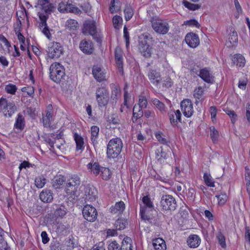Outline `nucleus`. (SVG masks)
<instances>
[{
	"label": "nucleus",
	"mask_w": 250,
	"mask_h": 250,
	"mask_svg": "<svg viewBox=\"0 0 250 250\" xmlns=\"http://www.w3.org/2000/svg\"><path fill=\"white\" fill-rule=\"evenodd\" d=\"M83 33L85 35H90L97 43L101 44L103 35L100 30L97 29L96 22L94 21H86L83 25Z\"/></svg>",
	"instance_id": "nucleus-1"
},
{
	"label": "nucleus",
	"mask_w": 250,
	"mask_h": 250,
	"mask_svg": "<svg viewBox=\"0 0 250 250\" xmlns=\"http://www.w3.org/2000/svg\"><path fill=\"white\" fill-rule=\"evenodd\" d=\"M123 147L122 140L118 137L111 139L107 145L106 155L109 159L118 158L120 154Z\"/></svg>",
	"instance_id": "nucleus-2"
},
{
	"label": "nucleus",
	"mask_w": 250,
	"mask_h": 250,
	"mask_svg": "<svg viewBox=\"0 0 250 250\" xmlns=\"http://www.w3.org/2000/svg\"><path fill=\"white\" fill-rule=\"evenodd\" d=\"M49 77L51 80L56 83H60L64 79L65 69L60 63H52L49 68Z\"/></svg>",
	"instance_id": "nucleus-3"
},
{
	"label": "nucleus",
	"mask_w": 250,
	"mask_h": 250,
	"mask_svg": "<svg viewBox=\"0 0 250 250\" xmlns=\"http://www.w3.org/2000/svg\"><path fill=\"white\" fill-rule=\"evenodd\" d=\"M80 178L77 174L72 175L68 179L66 184L65 192L70 197L75 199L76 192L81 184Z\"/></svg>",
	"instance_id": "nucleus-4"
},
{
	"label": "nucleus",
	"mask_w": 250,
	"mask_h": 250,
	"mask_svg": "<svg viewBox=\"0 0 250 250\" xmlns=\"http://www.w3.org/2000/svg\"><path fill=\"white\" fill-rule=\"evenodd\" d=\"M151 23L152 29L158 34L166 35L170 29L169 23L166 20L159 18H153Z\"/></svg>",
	"instance_id": "nucleus-5"
},
{
	"label": "nucleus",
	"mask_w": 250,
	"mask_h": 250,
	"mask_svg": "<svg viewBox=\"0 0 250 250\" xmlns=\"http://www.w3.org/2000/svg\"><path fill=\"white\" fill-rule=\"evenodd\" d=\"M95 98L100 107H104L107 105L109 100V92L106 85H104L97 88Z\"/></svg>",
	"instance_id": "nucleus-6"
},
{
	"label": "nucleus",
	"mask_w": 250,
	"mask_h": 250,
	"mask_svg": "<svg viewBox=\"0 0 250 250\" xmlns=\"http://www.w3.org/2000/svg\"><path fill=\"white\" fill-rule=\"evenodd\" d=\"M16 107L14 104L8 102L3 97L0 98V112H2L6 118H10L15 113Z\"/></svg>",
	"instance_id": "nucleus-7"
},
{
	"label": "nucleus",
	"mask_w": 250,
	"mask_h": 250,
	"mask_svg": "<svg viewBox=\"0 0 250 250\" xmlns=\"http://www.w3.org/2000/svg\"><path fill=\"white\" fill-rule=\"evenodd\" d=\"M160 205L162 209L164 210L173 211L177 206L175 198L169 194L162 196L160 201Z\"/></svg>",
	"instance_id": "nucleus-8"
},
{
	"label": "nucleus",
	"mask_w": 250,
	"mask_h": 250,
	"mask_svg": "<svg viewBox=\"0 0 250 250\" xmlns=\"http://www.w3.org/2000/svg\"><path fill=\"white\" fill-rule=\"evenodd\" d=\"M156 159L157 163L161 165H166L172 161L171 152L169 150H164L160 147L156 151Z\"/></svg>",
	"instance_id": "nucleus-9"
},
{
	"label": "nucleus",
	"mask_w": 250,
	"mask_h": 250,
	"mask_svg": "<svg viewBox=\"0 0 250 250\" xmlns=\"http://www.w3.org/2000/svg\"><path fill=\"white\" fill-rule=\"evenodd\" d=\"M63 47L57 42L50 43L48 47L47 54L49 58H59L63 54Z\"/></svg>",
	"instance_id": "nucleus-10"
},
{
	"label": "nucleus",
	"mask_w": 250,
	"mask_h": 250,
	"mask_svg": "<svg viewBox=\"0 0 250 250\" xmlns=\"http://www.w3.org/2000/svg\"><path fill=\"white\" fill-rule=\"evenodd\" d=\"M82 212L84 218L88 222H93L97 218V211L92 205H85L83 208Z\"/></svg>",
	"instance_id": "nucleus-11"
},
{
	"label": "nucleus",
	"mask_w": 250,
	"mask_h": 250,
	"mask_svg": "<svg viewBox=\"0 0 250 250\" xmlns=\"http://www.w3.org/2000/svg\"><path fill=\"white\" fill-rule=\"evenodd\" d=\"M180 107L183 115L187 118L191 117L194 113L193 104L188 99L183 100L180 103Z\"/></svg>",
	"instance_id": "nucleus-12"
},
{
	"label": "nucleus",
	"mask_w": 250,
	"mask_h": 250,
	"mask_svg": "<svg viewBox=\"0 0 250 250\" xmlns=\"http://www.w3.org/2000/svg\"><path fill=\"white\" fill-rule=\"evenodd\" d=\"M147 77L150 83L156 86H158L162 81V75L159 69H150Z\"/></svg>",
	"instance_id": "nucleus-13"
},
{
	"label": "nucleus",
	"mask_w": 250,
	"mask_h": 250,
	"mask_svg": "<svg viewBox=\"0 0 250 250\" xmlns=\"http://www.w3.org/2000/svg\"><path fill=\"white\" fill-rule=\"evenodd\" d=\"M185 41L188 47L195 48L200 44V39L198 34L190 32L188 33L185 37Z\"/></svg>",
	"instance_id": "nucleus-14"
},
{
	"label": "nucleus",
	"mask_w": 250,
	"mask_h": 250,
	"mask_svg": "<svg viewBox=\"0 0 250 250\" xmlns=\"http://www.w3.org/2000/svg\"><path fill=\"white\" fill-rule=\"evenodd\" d=\"M58 10L60 12L62 13L70 12L79 14L81 12V10L75 5L68 2L65 3L63 1L59 3Z\"/></svg>",
	"instance_id": "nucleus-15"
},
{
	"label": "nucleus",
	"mask_w": 250,
	"mask_h": 250,
	"mask_svg": "<svg viewBox=\"0 0 250 250\" xmlns=\"http://www.w3.org/2000/svg\"><path fill=\"white\" fill-rule=\"evenodd\" d=\"M115 60L119 72L124 74L123 67V52L121 48L117 46L114 51Z\"/></svg>",
	"instance_id": "nucleus-16"
},
{
	"label": "nucleus",
	"mask_w": 250,
	"mask_h": 250,
	"mask_svg": "<svg viewBox=\"0 0 250 250\" xmlns=\"http://www.w3.org/2000/svg\"><path fill=\"white\" fill-rule=\"evenodd\" d=\"M92 72L94 78L97 82L100 83L106 80L105 70L101 65H93Z\"/></svg>",
	"instance_id": "nucleus-17"
},
{
	"label": "nucleus",
	"mask_w": 250,
	"mask_h": 250,
	"mask_svg": "<svg viewBox=\"0 0 250 250\" xmlns=\"http://www.w3.org/2000/svg\"><path fill=\"white\" fill-rule=\"evenodd\" d=\"M80 48L84 54H92L94 50V45L91 41L83 40L80 43Z\"/></svg>",
	"instance_id": "nucleus-18"
},
{
	"label": "nucleus",
	"mask_w": 250,
	"mask_h": 250,
	"mask_svg": "<svg viewBox=\"0 0 250 250\" xmlns=\"http://www.w3.org/2000/svg\"><path fill=\"white\" fill-rule=\"evenodd\" d=\"M181 116V112L179 109L169 112L168 117L170 125L173 127L177 126L178 123L182 122Z\"/></svg>",
	"instance_id": "nucleus-19"
},
{
	"label": "nucleus",
	"mask_w": 250,
	"mask_h": 250,
	"mask_svg": "<svg viewBox=\"0 0 250 250\" xmlns=\"http://www.w3.org/2000/svg\"><path fill=\"white\" fill-rule=\"evenodd\" d=\"M25 127V120L24 117L21 114L19 113L16 118L14 124V129L16 133L21 132Z\"/></svg>",
	"instance_id": "nucleus-20"
},
{
	"label": "nucleus",
	"mask_w": 250,
	"mask_h": 250,
	"mask_svg": "<svg viewBox=\"0 0 250 250\" xmlns=\"http://www.w3.org/2000/svg\"><path fill=\"white\" fill-rule=\"evenodd\" d=\"M198 76L205 82L211 83L214 81V77L210 72L208 67H205L201 69Z\"/></svg>",
	"instance_id": "nucleus-21"
},
{
	"label": "nucleus",
	"mask_w": 250,
	"mask_h": 250,
	"mask_svg": "<svg viewBox=\"0 0 250 250\" xmlns=\"http://www.w3.org/2000/svg\"><path fill=\"white\" fill-rule=\"evenodd\" d=\"M155 211L154 207H152V208H140V215L143 220L149 221L153 218V213Z\"/></svg>",
	"instance_id": "nucleus-22"
},
{
	"label": "nucleus",
	"mask_w": 250,
	"mask_h": 250,
	"mask_svg": "<svg viewBox=\"0 0 250 250\" xmlns=\"http://www.w3.org/2000/svg\"><path fill=\"white\" fill-rule=\"evenodd\" d=\"M53 107L52 104H50L47 106V109L46 111V115L42 118V123L44 127H49L51 125V122L53 118Z\"/></svg>",
	"instance_id": "nucleus-23"
},
{
	"label": "nucleus",
	"mask_w": 250,
	"mask_h": 250,
	"mask_svg": "<svg viewBox=\"0 0 250 250\" xmlns=\"http://www.w3.org/2000/svg\"><path fill=\"white\" fill-rule=\"evenodd\" d=\"M238 43V35L237 32L233 29L230 30V33L228 36V40L226 41V45L229 48L236 46Z\"/></svg>",
	"instance_id": "nucleus-24"
},
{
	"label": "nucleus",
	"mask_w": 250,
	"mask_h": 250,
	"mask_svg": "<svg viewBox=\"0 0 250 250\" xmlns=\"http://www.w3.org/2000/svg\"><path fill=\"white\" fill-rule=\"evenodd\" d=\"M38 4L46 14H50L55 9V6L49 0H38Z\"/></svg>",
	"instance_id": "nucleus-25"
},
{
	"label": "nucleus",
	"mask_w": 250,
	"mask_h": 250,
	"mask_svg": "<svg viewBox=\"0 0 250 250\" xmlns=\"http://www.w3.org/2000/svg\"><path fill=\"white\" fill-rule=\"evenodd\" d=\"M187 242L189 248H196L200 244L201 239L198 235L191 234L188 237Z\"/></svg>",
	"instance_id": "nucleus-26"
},
{
	"label": "nucleus",
	"mask_w": 250,
	"mask_h": 250,
	"mask_svg": "<svg viewBox=\"0 0 250 250\" xmlns=\"http://www.w3.org/2000/svg\"><path fill=\"white\" fill-rule=\"evenodd\" d=\"M102 167L99 165L98 162H94V160L91 161L87 165V169L91 173L93 174L95 176H97L100 174Z\"/></svg>",
	"instance_id": "nucleus-27"
},
{
	"label": "nucleus",
	"mask_w": 250,
	"mask_h": 250,
	"mask_svg": "<svg viewBox=\"0 0 250 250\" xmlns=\"http://www.w3.org/2000/svg\"><path fill=\"white\" fill-rule=\"evenodd\" d=\"M233 64L238 67H244L246 64V59L244 56L239 53L235 54L231 58Z\"/></svg>",
	"instance_id": "nucleus-28"
},
{
	"label": "nucleus",
	"mask_w": 250,
	"mask_h": 250,
	"mask_svg": "<svg viewBox=\"0 0 250 250\" xmlns=\"http://www.w3.org/2000/svg\"><path fill=\"white\" fill-rule=\"evenodd\" d=\"M125 203L120 201L116 202L114 206H112L110 208V212L113 214H121L125 209Z\"/></svg>",
	"instance_id": "nucleus-29"
},
{
	"label": "nucleus",
	"mask_w": 250,
	"mask_h": 250,
	"mask_svg": "<svg viewBox=\"0 0 250 250\" xmlns=\"http://www.w3.org/2000/svg\"><path fill=\"white\" fill-rule=\"evenodd\" d=\"M73 138L76 143V151H83L84 149L83 138L76 132L74 133Z\"/></svg>",
	"instance_id": "nucleus-30"
},
{
	"label": "nucleus",
	"mask_w": 250,
	"mask_h": 250,
	"mask_svg": "<svg viewBox=\"0 0 250 250\" xmlns=\"http://www.w3.org/2000/svg\"><path fill=\"white\" fill-rule=\"evenodd\" d=\"M100 128L97 125H92L90 128V140L94 146L97 145L98 143V139L99 138Z\"/></svg>",
	"instance_id": "nucleus-31"
},
{
	"label": "nucleus",
	"mask_w": 250,
	"mask_h": 250,
	"mask_svg": "<svg viewBox=\"0 0 250 250\" xmlns=\"http://www.w3.org/2000/svg\"><path fill=\"white\" fill-rule=\"evenodd\" d=\"M40 199L44 203L51 202L53 199V193L50 190L43 189L40 194Z\"/></svg>",
	"instance_id": "nucleus-32"
},
{
	"label": "nucleus",
	"mask_w": 250,
	"mask_h": 250,
	"mask_svg": "<svg viewBox=\"0 0 250 250\" xmlns=\"http://www.w3.org/2000/svg\"><path fill=\"white\" fill-rule=\"evenodd\" d=\"M153 245L155 250H166L167 246L165 240L161 238H157L153 240Z\"/></svg>",
	"instance_id": "nucleus-33"
},
{
	"label": "nucleus",
	"mask_w": 250,
	"mask_h": 250,
	"mask_svg": "<svg viewBox=\"0 0 250 250\" xmlns=\"http://www.w3.org/2000/svg\"><path fill=\"white\" fill-rule=\"evenodd\" d=\"M65 181L66 179L64 176L61 175L56 176L53 181V186L56 189L62 188Z\"/></svg>",
	"instance_id": "nucleus-34"
},
{
	"label": "nucleus",
	"mask_w": 250,
	"mask_h": 250,
	"mask_svg": "<svg viewBox=\"0 0 250 250\" xmlns=\"http://www.w3.org/2000/svg\"><path fill=\"white\" fill-rule=\"evenodd\" d=\"M143 108L138 106L135 104L133 109V116L132 121L133 123H136L138 119H140L143 116Z\"/></svg>",
	"instance_id": "nucleus-35"
},
{
	"label": "nucleus",
	"mask_w": 250,
	"mask_h": 250,
	"mask_svg": "<svg viewBox=\"0 0 250 250\" xmlns=\"http://www.w3.org/2000/svg\"><path fill=\"white\" fill-rule=\"evenodd\" d=\"M100 174L103 180L107 181L111 178L112 172L109 168L102 167Z\"/></svg>",
	"instance_id": "nucleus-36"
},
{
	"label": "nucleus",
	"mask_w": 250,
	"mask_h": 250,
	"mask_svg": "<svg viewBox=\"0 0 250 250\" xmlns=\"http://www.w3.org/2000/svg\"><path fill=\"white\" fill-rule=\"evenodd\" d=\"M124 12L126 21H129L134 15V9L130 5H125Z\"/></svg>",
	"instance_id": "nucleus-37"
},
{
	"label": "nucleus",
	"mask_w": 250,
	"mask_h": 250,
	"mask_svg": "<svg viewBox=\"0 0 250 250\" xmlns=\"http://www.w3.org/2000/svg\"><path fill=\"white\" fill-rule=\"evenodd\" d=\"M127 224V220L123 218H119L115 221L114 226L117 229L123 230L125 228Z\"/></svg>",
	"instance_id": "nucleus-38"
},
{
	"label": "nucleus",
	"mask_w": 250,
	"mask_h": 250,
	"mask_svg": "<svg viewBox=\"0 0 250 250\" xmlns=\"http://www.w3.org/2000/svg\"><path fill=\"white\" fill-rule=\"evenodd\" d=\"M203 178L205 184L209 187H215V181L209 173L205 172L203 175Z\"/></svg>",
	"instance_id": "nucleus-39"
},
{
	"label": "nucleus",
	"mask_w": 250,
	"mask_h": 250,
	"mask_svg": "<svg viewBox=\"0 0 250 250\" xmlns=\"http://www.w3.org/2000/svg\"><path fill=\"white\" fill-rule=\"evenodd\" d=\"M110 87L111 89V98L116 100L117 99L118 95H120L121 93V90L119 86L114 83H111L110 84Z\"/></svg>",
	"instance_id": "nucleus-40"
},
{
	"label": "nucleus",
	"mask_w": 250,
	"mask_h": 250,
	"mask_svg": "<svg viewBox=\"0 0 250 250\" xmlns=\"http://www.w3.org/2000/svg\"><path fill=\"white\" fill-rule=\"evenodd\" d=\"M46 183V179L44 177L41 175L35 178V185L36 187L39 188H43Z\"/></svg>",
	"instance_id": "nucleus-41"
},
{
	"label": "nucleus",
	"mask_w": 250,
	"mask_h": 250,
	"mask_svg": "<svg viewBox=\"0 0 250 250\" xmlns=\"http://www.w3.org/2000/svg\"><path fill=\"white\" fill-rule=\"evenodd\" d=\"M151 101L152 104L161 111V112L164 113L166 112V106L163 103L156 98H153Z\"/></svg>",
	"instance_id": "nucleus-42"
},
{
	"label": "nucleus",
	"mask_w": 250,
	"mask_h": 250,
	"mask_svg": "<svg viewBox=\"0 0 250 250\" xmlns=\"http://www.w3.org/2000/svg\"><path fill=\"white\" fill-rule=\"evenodd\" d=\"M131 242V240L130 238L127 237L125 238L122 241L120 250H132Z\"/></svg>",
	"instance_id": "nucleus-43"
},
{
	"label": "nucleus",
	"mask_w": 250,
	"mask_h": 250,
	"mask_svg": "<svg viewBox=\"0 0 250 250\" xmlns=\"http://www.w3.org/2000/svg\"><path fill=\"white\" fill-rule=\"evenodd\" d=\"M112 22L114 27L116 29H119L121 27L123 18L121 16L116 15L113 17Z\"/></svg>",
	"instance_id": "nucleus-44"
},
{
	"label": "nucleus",
	"mask_w": 250,
	"mask_h": 250,
	"mask_svg": "<svg viewBox=\"0 0 250 250\" xmlns=\"http://www.w3.org/2000/svg\"><path fill=\"white\" fill-rule=\"evenodd\" d=\"M183 4L186 8L191 11L198 10L201 7V5L199 4L192 3L186 0L183 1Z\"/></svg>",
	"instance_id": "nucleus-45"
},
{
	"label": "nucleus",
	"mask_w": 250,
	"mask_h": 250,
	"mask_svg": "<svg viewBox=\"0 0 250 250\" xmlns=\"http://www.w3.org/2000/svg\"><path fill=\"white\" fill-rule=\"evenodd\" d=\"M142 202L144 205H140V208H152V207H154L153 204L148 195L144 196L142 198Z\"/></svg>",
	"instance_id": "nucleus-46"
},
{
	"label": "nucleus",
	"mask_w": 250,
	"mask_h": 250,
	"mask_svg": "<svg viewBox=\"0 0 250 250\" xmlns=\"http://www.w3.org/2000/svg\"><path fill=\"white\" fill-rule=\"evenodd\" d=\"M66 27L69 30H75L78 27V22L74 19H68L66 22Z\"/></svg>",
	"instance_id": "nucleus-47"
},
{
	"label": "nucleus",
	"mask_w": 250,
	"mask_h": 250,
	"mask_svg": "<svg viewBox=\"0 0 250 250\" xmlns=\"http://www.w3.org/2000/svg\"><path fill=\"white\" fill-rule=\"evenodd\" d=\"M215 197L218 200V204L222 206L224 205L228 200V195L225 193H221L220 194L216 195Z\"/></svg>",
	"instance_id": "nucleus-48"
},
{
	"label": "nucleus",
	"mask_w": 250,
	"mask_h": 250,
	"mask_svg": "<svg viewBox=\"0 0 250 250\" xmlns=\"http://www.w3.org/2000/svg\"><path fill=\"white\" fill-rule=\"evenodd\" d=\"M155 136L157 140V141L161 144L168 146V144L169 143V141H168L166 138L163 137V134L162 132L160 131H158L156 132L155 134Z\"/></svg>",
	"instance_id": "nucleus-49"
},
{
	"label": "nucleus",
	"mask_w": 250,
	"mask_h": 250,
	"mask_svg": "<svg viewBox=\"0 0 250 250\" xmlns=\"http://www.w3.org/2000/svg\"><path fill=\"white\" fill-rule=\"evenodd\" d=\"M85 195L86 196V199L90 201L95 200L97 197L96 193L92 191L89 188H85Z\"/></svg>",
	"instance_id": "nucleus-50"
},
{
	"label": "nucleus",
	"mask_w": 250,
	"mask_h": 250,
	"mask_svg": "<svg viewBox=\"0 0 250 250\" xmlns=\"http://www.w3.org/2000/svg\"><path fill=\"white\" fill-rule=\"evenodd\" d=\"M223 110L227 115L229 116L231 123L233 124H234L237 120V115L236 114L234 111L230 110L229 109H223Z\"/></svg>",
	"instance_id": "nucleus-51"
},
{
	"label": "nucleus",
	"mask_w": 250,
	"mask_h": 250,
	"mask_svg": "<svg viewBox=\"0 0 250 250\" xmlns=\"http://www.w3.org/2000/svg\"><path fill=\"white\" fill-rule=\"evenodd\" d=\"M21 91L23 92L26 93L27 95L31 97L34 96V87L33 86L28 85L23 87L21 88Z\"/></svg>",
	"instance_id": "nucleus-52"
},
{
	"label": "nucleus",
	"mask_w": 250,
	"mask_h": 250,
	"mask_svg": "<svg viewBox=\"0 0 250 250\" xmlns=\"http://www.w3.org/2000/svg\"><path fill=\"white\" fill-rule=\"evenodd\" d=\"M148 104L147 99L145 96L140 95L139 96L138 105V106L143 108L147 107Z\"/></svg>",
	"instance_id": "nucleus-53"
},
{
	"label": "nucleus",
	"mask_w": 250,
	"mask_h": 250,
	"mask_svg": "<svg viewBox=\"0 0 250 250\" xmlns=\"http://www.w3.org/2000/svg\"><path fill=\"white\" fill-rule=\"evenodd\" d=\"M217 239L218 240V243L221 248L223 249H226L227 248V245L226 242V238L224 234L221 232H220L217 235Z\"/></svg>",
	"instance_id": "nucleus-54"
},
{
	"label": "nucleus",
	"mask_w": 250,
	"mask_h": 250,
	"mask_svg": "<svg viewBox=\"0 0 250 250\" xmlns=\"http://www.w3.org/2000/svg\"><path fill=\"white\" fill-rule=\"evenodd\" d=\"M210 138L213 143H215L217 141L218 136L219 133L218 131L216 129L215 127L214 126H212L210 127Z\"/></svg>",
	"instance_id": "nucleus-55"
},
{
	"label": "nucleus",
	"mask_w": 250,
	"mask_h": 250,
	"mask_svg": "<svg viewBox=\"0 0 250 250\" xmlns=\"http://www.w3.org/2000/svg\"><path fill=\"white\" fill-rule=\"evenodd\" d=\"M119 2V0H111L109 8V10L111 13L113 14L118 12L120 9V7H118L116 5V3Z\"/></svg>",
	"instance_id": "nucleus-56"
},
{
	"label": "nucleus",
	"mask_w": 250,
	"mask_h": 250,
	"mask_svg": "<svg viewBox=\"0 0 250 250\" xmlns=\"http://www.w3.org/2000/svg\"><path fill=\"white\" fill-rule=\"evenodd\" d=\"M203 94L204 89L201 86L198 87L194 91L193 96L197 100H201Z\"/></svg>",
	"instance_id": "nucleus-57"
},
{
	"label": "nucleus",
	"mask_w": 250,
	"mask_h": 250,
	"mask_svg": "<svg viewBox=\"0 0 250 250\" xmlns=\"http://www.w3.org/2000/svg\"><path fill=\"white\" fill-rule=\"evenodd\" d=\"M5 89L7 93L14 95L17 91V87L15 84L9 83L5 86Z\"/></svg>",
	"instance_id": "nucleus-58"
},
{
	"label": "nucleus",
	"mask_w": 250,
	"mask_h": 250,
	"mask_svg": "<svg viewBox=\"0 0 250 250\" xmlns=\"http://www.w3.org/2000/svg\"><path fill=\"white\" fill-rule=\"evenodd\" d=\"M184 24L186 26L190 27H195L198 28H199L200 26L198 21L195 19H191L189 20L185 21L184 22Z\"/></svg>",
	"instance_id": "nucleus-59"
},
{
	"label": "nucleus",
	"mask_w": 250,
	"mask_h": 250,
	"mask_svg": "<svg viewBox=\"0 0 250 250\" xmlns=\"http://www.w3.org/2000/svg\"><path fill=\"white\" fill-rule=\"evenodd\" d=\"M161 83H162L163 87L166 88L171 87L173 85V82L169 77H166L163 80L162 78V81Z\"/></svg>",
	"instance_id": "nucleus-60"
},
{
	"label": "nucleus",
	"mask_w": 250,
	"mask_h": 250,
	"mask_svg": "<svg viewBox=\"0 0 250 250\" xmlns=\"http://www.w3.org/2000/svg\"><path fill=\"white\" fill-rule=\"evenodd\" d=\"M209 112L211 121L213 124H215L216 122V115L217 113L216 107L215 106H210L209 108Z\"/></svg>",
	"instance_id": "nucleus-61"
},
{
	"label": "nucleus",
	"mask_w": 250,
	"mask_h": 250,
	"mask_svg": "<svg viewBox=\"0 0 250 250\" xmlns=\"http://www.w3.org/2000/svg\"><path fill=\"white\" fill-rule=\"evenodd\" d=\"M39 18L40 20V23L39 24L40 28L41 29L43 25H46L47 24V20L48 19V15H44V14H40L39 15Z\"/></svg>",
	"instance_id": "nucleus-62"
},
{
	"label": "nucleus",
	"mask_w": 250,
	"mask_h": 250,
	"mask_svg": "<svg viewBox=\"0 0 250 250\" xmlns=\"http://www.w3.org/2000/svg\"><path fill=\"white\" fill-rule=\"evenodd\" d=\"M131 96L128 91H125L124 93V104L126 106L127 108H129L130 107L129 105V101L131 100Z\"/></svg>",
	"instance_id": "nucleus-63"
},
{
	"label": "nucleus",
	"mask_w": 250,
	"mask_h": 250,
	"mask_svg": "<svg viewBox=\"0 0 250 250\" xmlns=\"http://www.w3.org/2000/svg\"><path fill=\"white\" fill-rule=\"evenodd\" d=\"M120 246L116 241L110 242L108 245V250H120Z\"/></svg>",
	"instance_id": "nucleus-64"
}]
</instances>
